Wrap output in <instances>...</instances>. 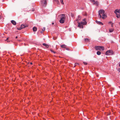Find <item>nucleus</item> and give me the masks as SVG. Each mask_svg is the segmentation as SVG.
<instances>
[{"instance_id": "2eb2a0df", "label": "nucleus", "mask_w": 120, "mask_h": 120, "mask_svg": "<svg viewBox=\"0 0 120 120\" xmlns=\"http://www.w3.org/2000/svg\"><path fill=\"white\" fill-rule=\"evenodd\" d=\"M54 2H56L57 4H58L59 2L58 0H54Z\"/></svg>"}, {"instance_id": "9d476101", "label": "nucleus", "mask_w": 120, "mask_h": 120, "mask_svg": "<svg viewBox=\"0 0 120 120\" xmlns=\"http://www.w3.org/2000/svg\"><path fill=\"white\" fill-rule=\"evenodd\" d=\"M114 30V28H112L109 29V32L110 33H111L113 32Z\"/></svg>"}, {"instance_id": "39448f33", "label": "nucleus", "mask_w": 120, "mask_h": 120, "mask_svg": "<svg viewBox=\"0 0 120 120\" xmlns=\"http://www.w3.org/2000/svg\"><path fill=\"white\" fill-rule=\"evenodd\" d=\"M113 54V52L112 50H109L106 52L105 55H112Z\"/></svg>"}, {"instance_id": "a878e982", "label": "nucleus", "mask_w": 120, "mask_h": 120, "mask_svg": "<svg viewBox=\"0 0 120 120\" xmlns=\"http://www.w3.org/2000/svg\"><path fill=\"white\" fill-rule=\"evenodd\" d=\"M1 15H0V19H1Z\"/></svg>"}, {"instance_id": "ddd939ff", "label": "nucleus", "mask_w": 120, "mask_h": 120, "mask_svg": "<svg viewBox=\"0 0 120 120\" xmlns=\"http://www.w3.org/2000/svg\"><path fill=\"white\" fill-rule=\"evenodd\" d=\"M96 22L98 24H101V25H103V24L102 23V22H99L98 21H96Z\"/></svg>"}, {"instance_id": "5701e85b", "label": "nucleus", "mask_w": 120, "mask_h": 120, "mask_svg": "<svg viewBox=\"0 0 120 120\" xmlns=\"http://www.w3.org/2000/svg\"><path fill=\"white\" fill-rule=\"evenodd\" d=\"M83 63L85 65H86L87 64V63L86 62H83Z\"/></svg>"}, {"instance_id": "393cba45", "label": "nucleus", "mask_w": 120, "mask_h": 120, "mask_svg": "<svg viewBox=\"0 0 120 120\" xmlns=\"http://www.w3.org/2000/svg\"><path fill=\"white\" fill-rule=\"evenodd\" d=\"M51 51L52 52H53V53H55V52H54L52 50H51Z\"/></svg>"}, {"instance_id": "473e14b6", "label": "nucleus", "mask_w": 120, "mask_h": 120, "mask_svg": "<svg viewBox=\"0 0 120 120\" xmlns=\"http://www.w3.org/2000/svg\"><path fill=\"white\" fill-rule=\"evenodd\" d=\"M119 25H120V23H119Z\"/></svg>"}, {"instance_id": "6e6552de", "label": "nucleus", "mask_w": 120, "mask_h": 120, "mask_svg": "<svg viewBox=\"0 0 120 120\" xmlns=\"http://www.w3.org/2000/svg\"><path fill=\"white\" fill-rule=\"evenodd\" d=\"M28 26L27 25H21L20 27L19 28L18 30H21L22 28H24L26 27H27Z\"/></svg>"}, {"instance_id": "7c9ffc66", "label": "nucleus", "mask_w": 120, "mask_h": 120, "mask_svg": "<svg viewBox=\"0 0 120 120\" xmlns=\"http://www.w3.org/2000/svg\"><path fill=\"white\" fill-rule=\"evenodd\" d=\"M30 64H32V63L31 62L30 63Z\"/></svg>"}, {"instance_id": "2f4dec72", "label": "nucleus", "mask_w": 120, "mask_h": 120, "mask_svg": "<svg viewBox=\"0 0 120 120\" xmlns=\"http://www.w3.org/2000/svg\"><path fill=\"white\" fill-rule=\"evenodd\" d=\"M119 66H120V64H119Z\"/></svg>"}, {"instance_id": "4be33fe9", "label": "nucleus", "mask_w": 120, "mask_h": 120, "mask_svg": "<svg viewBox=\"0 0 120 120\" xmlns=\"http://www.w3.org/2000/svg\"><path fill=\"white\" fill-rule=\"evenodd\" d=\"M78 18L79 19H81V17L80 15H79L78 16Z\"/></svg>"}, {"instance_id": "4468645a", "label": "nucleus", "mask_w": 120, "mask_h": 120, "mask_svg": "<svg viewBox=\"0 0 120 120\" xmlns=\"http://www.w3.org/2000/svg\"><path fill=\"white\" fill-rule=\"evenodd\" d=\"M37 28L36 27H34L33 28V31H34L35 32L36 31H37Z\"/></svg>"}, {"instance_id": "9b49d317", "label": "nucleus", "mask_w": 120, "mask_h": 120, "mask_svg": "<svg viewBox=\"0 0 120 120\" xmlns=\"http://www.w3.org/2000/svg\"><path fill=\"white\" fill-rule=\"evenodd\" d=\"M11 22L14 25H15L16 24V22L14 20L11 21Z\"/></svg>"}, {"instance_id": "a211bd4d", "label": "nucleus", "mask_w": 120, "mask_h": 120, "mask_svg": "<svg viewBox=\"0 0 120 120\" xmlns=\"http://www.w3.org/2000/svg\"><path fill=\"white\" fill-rule=\"evenodd\" d=\"M60 1L61 2V3L62 4H64V3L63 2V0H60Z\"/></svg>"}, {"instance_id": "b1692460", "label": "nucleus", "mask_w": 120, "mask_h": 120, "mask_svg": "<svg viewBox=\"0 0 120 120\" xmlns=\"http://www.w3.org/2000/svg\"><path fill=\"white\" fill-rule=\"evenodd\" d=\"M45 30V28H43V29H42V31H44Z\"/></svg>"}, {"instance_id": "aec40b11", "label": "nucleus", "mask_w": 120, "mask_h": 120, "mask_svg": "<svg viewBox=\"0 0 120 120\" xmlns=\"http://www.w3.org/2000/svg\"><path fill=\"white\" fill-rule=\"evenodd\" d=\"M80 19H76V21H77V22H78H78L79 21V20H80Z\"/></svg>"}, {"instance_id": "c85d7f7f", "label": "nucleus", "mask_w": 120, "mask_h": 120, "mask_svg": "<svg viewBox=\"0 0 120 120\" xmlns=\"http://www.w3.org/2000/svg\"><path fill=\"white\" fill-rule=\"evenodd\" d=\"M18 38V37H17V36H16V37H15V38H16H16Z\"/></svg>"}, {"instance_id": "20e7f679", "label": "nucleus", "mask_w": 120, "mask_h": 120, "mask_svg": "<svg viewBox=\"0 0 120 120\" xmlns=\"http://www.w3.org/2000/svg\"><path fill=\"white\" fill-rule=\"evenodd\" d=\"M95 48L97 50L103 51L104 49V47L102 46H97L95 47Z\"/></svg>"}, {"instance_id": "1a4fd4ad", "label": "nucleus", "mask_w": 120, "mask_h": 120, "mask_svg": "<svg viewBox=\"0 0 120 120\" xmlns=\"http://www.w3.org/2000/svg\"><path fill=\"white\" fill-rule=\"evenodd\" d=\"M61 47L62 48H64L66 49L67 50H69V48H67V46L64 45H61Z\"/></svg>"}, {"instance_id": "bb28decb", "label": "nucleus", "mask_w": 120, "mask_h": 120, "mask_svg": "<svg viewBox=\"0 0 120 120\" xmlns=\"http://www.w3.org/2000/svg\"><path fill=\"white\" fill-rule=\"evenodd\" d=\"M118 71L120 72V68L118 69Z\"/></svg>"}, {"instance_id": "6ab92c4d", "label": "nucleus", "mask_w": 120, "mask_h": 120, "mask_svg": "<svg viewBox=\"0 0 120 120\" xmlns=\"http://www.w3.org/2000/svg\"><path fill=\"white\" fill-rule=\"evenodd\" d=\"M114 23H113V22H112L111 24V26L112 27H113V25H114Z\"/></svg>"}, {"instance_id": "f03ea898", "label": "nucleus", "mask_w": 120, "mask_h": 120, "mask_svg": "<svg viewBox=\"0 0 120 120\" xmlns=\"http://www.w3.org/2000/svg\"><path fill=\"white\" fill-rule=\"evenodd\" d=\"M60 19V23H63L64 22V20L65 19V16L64 15H61Z\"/></svg>"}, {"instance_id": "f8f14e48", "label": "nucleus", "mask_w": 120, "mask_h": 120, "mask_svg": "<svg viewBox=\"0 0 120 120\" xmlns=\"http://www.w3.org/2000/svg\"><path fill=\"white\" fill-rule=\"evenodd\" d=\"M42 45L45 47H46L47 48H48L49 47V45L48 44H45V43H43Z\"/></svg>"}, {"instance_id": "7ed1b4c3", "label": "nucleus", "mask_w": 120, "mask_h": 120, "mask_svg": "<svg viewBox=\"0 0 120 120\" xmlns=\"http://www.w3.org/2000/svg\"><path fill=\"white\" fill-rule=\"evenodd\" d=\"M86 24V22L85 21L84 22H81L80 23H78V27L80 28H83V25H85Z\"/></svg>"}, {"instance_id": "cd10ccee", "label": "nucleus", "mask_w": 120, "mask_h": 120, "mask_svg": "<svg viewBox=\"0 0 120 120\" xmlns=\"http://www.w3.org/2000/svg\"><path fill=\"white\" fill-rule=\"evenodd\" d=\"M8 39V38H7V39L6 40L7 41Z\"/></svg>"}, {"instance_id": "f3484780", "label": "nucleus", "mask_w": 120, "mask_h": 120, "mask_svg": "<svg viewBox=\"0 0 120 120\" xmlns=\"http://www.w3.org/2000/svg\"><path fill=\"white\" fill-rule=\"evenodd\" d=\"M101 53V52L98 51L97 52V54L98 55H100Z\"/></svg>"}, {"instance_id": "dca6fc26", "label": "nucleus", "mask_w": 120, "mask_h": 120, "mask_svg": "<svg viewBox=\"0 0 120 120\" xmlns=\"http://www.w3.org/2000/svg\"><path fill=\"white\" fill-rule=\"evenodd\" d=\"M85 41L86 42H89V40L88 38H86L84 39Z\"/></svg>"}, {"instance_id": "f257e3e1", "label": "nucleus", "mask_w": 120, "mask_h": 120, "mask_svg": "<svg viewBox=\"0 0 120 120\" xmlns=\"http://www.w3.org/2000/svg\"><path fill=\"white\" fill-rule=\"evenodd\" d=\"M99 17L101 18L102 15V18L104 19L106 17V16L105 15L104 11L103 10H100L99 11Z\"/></svg>"}, {"instance_id": "c756f323", "label": "nucleus", "mask_w": 120, "mask_h": 120, "mask_svg": "<svg viewBox=\"0 0 120 120\" xmlns=\"http://www.w3.org/2000/svg\"><path fill=\"white\" fill-rule=\"evenodd\" d=\"M52 25H53V24H54V23L53 22L52 23Z\"/></svg>"}, {"instance_id": "423d86ee", "label": "nucleus", "mask_w": 120, "mask_h": 120, "mask_svg": "<svg viewBox=\"0 0 120 120\" xmlns=\"http://www.w3.org/2000/svg\"><path fill=\"white\" fill-rule=\"evenodd\" d=\"M115 12L116 15V17L118 18L120 17V10H116Z\"/></svg>"}, {"instance_id": "0eeeda50", "label": "nucleus", "mask_w": 120, "mask_h": 120, "mask_svg": "<svg viewBox=\"0 0 120 120\" xmlns=\"http://www.w3.org/2000/svg\"><path fill=\"white\" fill-rule=\"evenodd\" d=\"M41 4L43 6L45 7L47 4V2L46 0H43L41 1Z\"/></svg>"}, {"instance_id": "412c9836", "label": "nucleus", "mask_w": 120, "mask_h": 120, "mask_svg": "<svg viewBox=\"0 0 120 120\" xmlns=\"http://www.w3.org/2000/svg\"><path fill=\"white\" fill-rule=\"evenodd\" d=\"M112 23V21H109V22H108V24H111Z\"/></svg>"}]
</instances>
